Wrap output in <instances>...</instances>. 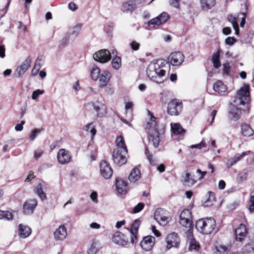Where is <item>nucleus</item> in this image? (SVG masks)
I'll return each instance as SVG.
<instances>
[{"label": "nucleus", "instance_id": "72a5a7b5", "mask_svg": "<svg viewBox=\"0 0 254 254\" xmlns=\"http://www.w3.org/2000/svg\"><path fill=\"white\" fill-rule=\"evenodd\" d=\"M141 173L139 169L134 168L128 176V179L130 182L134 183L140 178Z\"/></svg>", "mask_w": 254, "mask_h": 254}, {"label": "nucleus", "instance_id": "bf43d9fd", "mask_svg": "<svg viewBox=\"0 0 254 254\" xmlns=\"http://www.w3.org/2000/svg\"><path fill=\"white\" fill-rule=\"evenodd\" d=\"M43 153V151L41 149H38L34 151V157L35 159H38Z\"/></svg>", "mask_w": 254, "mask_h": 254}, {"label": "nucleus", "instance_id": "412c9836", "mask_svg": "<svg viewBox=\"0 0 254 254\" xmlns=\"http://www.w3.org/2000/svg\"><path fill=\"white\" fill-rule=\"evenodd\" d=\"M113 241L116 244L124 246L127 244L128 238L124 234L117 232L113 237Z\"/></svg>", "mask_w": 254, "mask_h": 254}, {"label": "nucleus", "instance_id": "7ed1b4c3", "mask_svg": "<svg viewBox=\"0 0 254 254\" xmlns=\"http://www.w3.org/2000/svg\"><path fill=\"white\" fill-rule=\"evenodd\" d=\"M215 226V220L212 218L200 219L196 221L195 224L197 231L203 234L211 233Z\"/></svg>", "mask_w": 254, "mask_h": 254}, {"label": "nucleus", "instance_id": "c03bdc74", "mask_svg": "<svg viewBox=\"0 0 254 254\" xmlns=\"http://www.w3.org/2000/svg\"><path fill=\"white\" fill-rule=\"evenodd\" d=\"M81 24H77L68 32L76 38L81 30Z\"/></svg>", "mask_w": 254, "mask_h": 254}, {"label": "nucleus", "instance_id": "6ab92c4d", "mask_svg": "<svg viewBox=\"0 0 254 254\" xmlns=\"http://www.w3.org/2000/svg\"><path fill=\"white\" fill-rule=\"evenodd\" d=\"M92 107L98 117H102L107 113L106 106L101 102L93 103Z\"/></svg>", "mask_w": 254, "mask_h": 254}, {"label": "nucleus", "instance_id": "f3484780", "mask_svg": "<svg viewBox=\"0 0 254 254\" xmlns=\"http://www.w3.org/2000/svg\"><path fill=\"white\" fill-rule=\"evenodd\" d=\"M155 243V238L151 236L145 237L140 242L141 247L146 251L152 249Z\"/></svg>", "mask_w": 254, "mask_h": 254}, {"label": "nucleus", "instance_id": "39448f33", "mask_svg": "<svg viewBox=\"0 0 254 254\" xmlns=\"http://www.w3.org/2000/svg\"><path fill=\"white\" fill-rule=\"evenodd\" d=\"M182 109V102L174 99L169 102L167 107L168 113L171 116H177Z\"/></svg>", "mask_w": 254, "mask_h": 254}, {"label": "nucleus", "instance_id": "0e129e2a", "mask_svg": "<svg viewBox=\"0 0 254 254\" xmlns=\"http://www.w3.org/2000/svg\"><path fill=\"white\" fill-rule=\"evenodd\" d=\"M77 7V5L73 2H70L68 4V8L73 11H75Z\"/></svg>", "mask_w": 254, "mask_h": 254}, {"label": "nucleus", "instance_id": "774afa93", "mask_svg": "<svg viewBox=\"0 0 254 254\" xmlns=\"http://www.w3.org/2000/svg\"><path fill=\"white\" fill-rule=\"evenodd\" d=\"M17 26L18 28L21 29L23 32H25L26 31V27L23 25L21 22H18Z\"/></svg>", "mask_w": 254, "mask_h": 254}, {"label": "nucleus", "instance_id": "13d9d810", "mask_svg": "<svg viewBox=\"0 0 254 254\" xmlns=\"http://www.w3.org/2000/svg\"><path fill=\"white\" fill-rule=\"evenodd\" d=\"M230 64L228 63H226L223 65V72L224 74H228L230 71Z\"/></svg>", "mask_w": 254, "mask_h": 254}, {"label": "nucleus", "instance_id": "6e6d98bb", "mask_svg": "<svg viewBox=\"0 0 254 254\" xmlns=\"http://www.w3.org/2000/svg\"><path fill=\"white\" fill-rule=\"evenodd\" d=\"M236 39L232 37H229L225 40V42L227 45H233L236 42Z\"/></svg>", "mask_w": 254, "mask_h": 254}, {"label": "nucleus", "instance_id": "6e6552de", "mask_svg": "<svg viewBox=\"0 0 254 254\" xmlns=\"http://www.w3.org/2000/svg\"><path fill=\"white\" fill-rule=\"evenodd\" d=\"M127 151L123 150V151H119L118 150H114L113 152V158L114 163L119 166L125 164L127 161Z\"/></svg>", "mask_w": 254, "mask_h": 254}, {"label": "nucleus", "instance_id": "9b49d317", "mask_svg": "<svg viewBox=\"0 0 254 254\" xmlns=\"http://www.w3.org/2000/svg\"><path fill=\"white\" fill-rule=\"evenodd\" d=\"M58 162L62 165L68 163L71 159V156L69 151L65 149H60L57 155Z\"/></svg>", "mask_w": 254, "mask_h": 254}, {"label": "nucleus", "instance_id": "2f4dec72", "mask_svg": "<svg viewBox=\"0 0 254 254\" xmlns=\"http://www.w3.org/2000/svg\"><path fill=\"white\" fill-rule=\"evenodd\" d=\"M171 130L176 135H183L185 133V130L183 128L179 123H171Z\"/></svg>", "mask_w": 254, "mask_h": 254}, {"label": "nucleus", "instance_id": "49530a36", "mask_svg": "<svg viewBox=\"0 0 254 254\" xmlns=\"http://www.w3.org/2000/svg\"><path fill=\"white\" fill-rule=\"evenodd\" d=\"M43 130V128L38 129L35 128L31 132V134L29 136V139L30 140L32 141L35 139L36 136L38 134H39L41 131Z\"/></svg>", "mask_w": 254, "mask_h": 254}, {"label": "nucleus", "instance_id": "3c124183", "mask_svg": "<svg viewBox=\"0 0 254 254\" xmlns=\"http://www.w3.org/2000/svg\"><path fill=\"white\" fill-rule=\"evenodd\" d=\"M196 174L198 175L196 176L195 179L198 180H201L203 179L205 175L206 174V172L205 171H201L200 169H197L196 170Z\"/></svg>", "mask_w": 254, "mask_h": 254}, {"label": "nucleus", "instance_id": "79ce46f5", "mask_svg": "<svg viewBox=\"0 0 254 254\" xmlns=\"http://www.w3.org/2000/svg\"><path fill=\"white\" fill-rule=\"evenodd\" d=\"M200 248L198 243L194 239H191L190 241L189 249L190 251L197 252Z\"/></svg>", "mask_w": 254, "mask_h": 254}, {"label": "nucleus", "instance_id": "b1692460", "mask_svg": "<svg viewBox=\"0 0 254 254\" xmlns=\"http://www.w3.org/2000/svg\"><path fill=\"white\" fill-rule=\"evenodd\" d=\"M182 181L185 186L188 187H192L197 182L194 176L188 172H186L184 176H182Z\"/></svg>", "mask_w": 254, "mask_h": 254}, {"label": "nucleus", "instance_id": "a878e982", "mask_svg": "<svg viewBox=\"0 0 254 254\" xmlns=\"http://www.w3.org/2000/svg\"><path fill=\"white\" fill-rule=\"evenodd\" d=\"M148 114L149 117V120L146 125V128L150 129L152 132L158 130L157 122L155 118L149 111H148Z\"/></svg>", "mask_w": 254, "mask_h": 254}, {"label": "nucleus", "instance_id": "393cba45", "mask_svg": "<svg viewBox=\"0 0 254 254\" xmlns=\"http://www.w3.org/2000/svg\"><path fill=\"white\" fill-rule=\"evenodd\" d=\"M236 239L238 241H242L247 235V230L245 225L241 224L235 230Z\"/></svg>", "mask_w": 254, "mask_h": 254}, {"label": "nucleus", "instance_id": "c85d7f7f", "mask_svg": "<svg viewBox=\"0 0 254 254\" xmlns=\"http://www.w3.org/2000/svg\"><path fill=\"white\" fill-rule=\"evenodd\" d=\"M136 8V5L133 1H128L122 3L121 10L125 13L132 12Z\"/></svg>", "mask_w": 254, "mask_h": 254}, {"label": "nucleus", "instance_id": "c9c22d12", "mask_svg": "<svg viewBox=\"0 0 254 254\" xmlns=\"http://www.w3.org/2000/svg\"><path fill=\"white\" fill-rule=\"evenodd\" d=\"M99 243L98 242L93 240L87 250L88 254H96L99 250Z\"/></svg>", "mask_w": 254, "mask_h": 254}, {"label": "nucleus", "instance_id": "052dcab7", "mask_svg": "<svg viewBox=\"0 0 254 254\" xmlns=\"http://www.w3.org/2000/svg\"><path fill=\"white\" fill-rule=\"evenodd\" d=\"M97 193L96 191H93L90 195L91 199L93 200L94 202L95 203H97L98 202V200L97 198Z\"/></svg>", "mask_w": 254, "mask_h": 254}, {"label": "nucleus", "instance_id": "338daca9", "mask_svg": "<svg viewBox=\"0 0 254 254\" xmlns=\"http://www.w3.org/2000/svg\"><path fill=\"white\" fill-rule=\"evenodd\" d=\"M65 35L67 37V39H68L69 43L73 42L74 41V40L76 39L75 37H74L73 35L70 34L68 32H67V33L65 34Z\"/></svg>", "mask_w": 254, "mask_h": 254}, {"label": "nucleus", "instance_id": "a18cd8bd", "mask_svg": "<svg viewBox=\"0 0 254 254\" xmlns=\"http://www.w3.org/2000/svg\"><path fill=\"white\" fill-rule=\"evenodd\" d=\"M84 129L88 132H90L92 137L94 136L96 133V130L92 123L88 124L84 127Z\"/></svg>", "mask_w": 254, "mask_h": 254}, {"label": "nucleus", "instance_id": "20e7f679", "mask_svg": "<svg viewBox=\"0 0 254 254\" xmlns=\"http://www.w3.org/2000/svg\"><path fill=\"white\" fill-rule=\"evenodd\" d=\"M154 219L162 226H166L171 220L169 214L162 208H158L154 213Z\"/></svg>", "mask_w": 254, "mask_h": 254}, {"label": "nucleus", "instance_id": "473e14b6", "mask_svg": "<svg viewBox=\"0 0 254 254\" xmlns=\"http://www.w3.org/2000/svg\"><path fill=\"white\" fill-rule=\"evenodd\" d=\"M116 148L114 150H118L119 151H127V147L125 144V140L123 137L121 135L118 136L116 139Z\"/></svg>", "mask_w": 254, "mask_h": 254}, {"label": "nucleus", "instance_id": "4d7b16f0", "mask_svg": "<svg viewBox=\"0 0 254 254\" xmlns=\"http://www.w3.org/2000/svg\"><path fill=\"white\" fill-rule=\"evenodd\" d=\"M144 205L142 203H139L133 209V213H136L140 212L143 208Z\"/></svg>", "mask_w": 254, "mask_h": 254}, {"label": "nucleus", "instance_id": "09e8293b", "mask_svg": "<svg viewBox=\"0 0 254 254\" xmlns=\"http://www.w3.org/2000/svg\"><path fill=\"white\" fill-rule=\"evenodd\" d=\"M216 249L217 254H225L227 251V248L222 245L217 246Z\"/></svg>", "mask_w": 254, "mask_h": 254}, {"label": "nucleus", "instance_id": "2eb2a0df", "mask_svg": "<svg viewBox=\"0 0 254 254\" xmlns=\"http://www.w3.org/2000/svg\"><path fill=\"white\" fill-rule=\"evenodd\" d=\"M37 205V200L36 199H31L26 200L23 205V211L27 215L32 214Z\"/></svg>", "mask_w": 254, "mask_h": 254}, {"label": "nucleus", "instance_id": "4c0bfd02", "mask_svg": "<svg viewBox=\"0 0 254 254\" xmlns=\"http://www.w3.org/2000/svg\"><path fill=\"white\" fill-rule=\"evenodd\" d=\"M101 74L100 69L97 66L93 67L91 69V77L93 80L96 81L98 80Z\"/></svg>", "mask_w": 254, "mask_h": 254}, {"label": "nucleus", "instance_id": "c756f323", "mask_svg": "<svg viewBox=\"0 0 254 254\" xmlns=\"http://www.w3.org/2000/svg\"><path fill=\"white\" fill-rule=\"evenodd\" d=\"M241 131L242 135L245 137H250L254 134V131L251 126L246 123L241 125Z\"/></svg>", "mask_w": 254, "mask_h": 254}, {"label": "nucleus", "instance_id": "4be33fe9", "mask_svg": "<svg viewBox=\"0 0 254 254\" xmlns=\"http://www.w3.org/2000/svg\"><path fill=\"white\" fill-rule=\"evenodd\" d=\"M67 236V230L64 225H61L54 232L55 239L57 241H63Z\"/></svg>", "mask_w": 254, "mask_h": 254}, {"label": "nucleus", "instance_id": "1a4fd4ad", "mask_svg": "<svg viewBox=\"0 0 254 254\" xmlns=\"http://www.w3.org/2000/svg\"><path fill=\"white\" fill-rule=\"evenodd\" d=\"M184 60V56L180 52L171 53L168 58V62L173 66L180 65Z\"/></svg>", "mask_w": 254, "mask_h": 254}, {"label": "nucleus", "instance_id": "0eeeda50", "mask_svg": "<svg viewBox=\"0 0 254 254\" xmlns=\"http://www.w3.org/2000/svg\"><path fill=\"white\" fill-rule=\"evenodd\" d=\"M32 60L30 57L26 58L22 64L15 70L13 73L15 77H20L24 74L26 71L30 67Z\"/></svg>", "mask_w": 254, "mask_h": 254}, {"label": "nucleus", "instance_id": "f257e3e1", "mask_svg": "<svg viewBox=\"0 0 254 254\" xmlns=\"http://www.w3.org/2000/svg\"><path fill=\"white\" fill-rule=\"evenodd\" d=\"M250 89L249 85L244 84L237 91V95L231 103L229 112V117L234 121H237L240 119L242 111L249 113Z\"/></svg>", "mask_w": 254, "mask_h": 254}, {"label": "nucleus", "instance_id": "69168bd1", "mask_svg": "<svg viewBox=\"0 0 254 254\" xmlns=\"http://www.w3.org/2000/svg\"><path fill=\"white\" fill-rule=\"evenodd\" d=\"M151 230L154 235H155L157 237L160 236V233L156 229V227L155 226L152 225L151 226Z\"/></svg>", "mask_w": 254, "mask_h": 254}, {"label": "nucleus", "instance_id": "8fccbe9b", "mask_svg": "<svg viewBox=\"0 0 254 254\" xmlns=\"http://www.w3.org/2000/svg\"><path fill=\"white\" fill-rule=\"evenodd\" d=\"M44 64V61L42 57H38L36 60L34 67L40 69Z\"/></svg>", "mask_w": 254, "mask_h": 254}, {"label": "nucleus", "instance_id": "37998d69", "mask_svg": "<svg viewBox=\"0 0 254 254\" xmlns=\"http://www.w3.org/2000/svg\"><path fill=\"white\" fill-rule=\"evenodd\" d=\"M215 197L214 193L212 192H209L208 193V198L203 202V205L204 206H211L213 205Z\"/></svg>", "mask_w": 254, "mask_h": 254}, {"label": "nucleus", "instance_id": "680f3d73", "mask_svg": "<svg viewBox=\"0 0 254 254\" xmlns=\"http://www.w3.org/2000/svg\"><path fill=\"white\" fill-rule=\"evenodd\" d=\"M69 43H70L68 41L67 37L65 35L64 36L61 40V41L60 42V44L61 45H62L63 46H65Z\"/></svg>", "mask_w": 254, "mask_h": 254}, {"label": "nucleus", "instance_id": "ea45409f", "mask_svg": "<svg viewBox=\"0 0 254 254\" xmlns=\"http://www.w3.org/2000/svg\"><path fill=\"white\" fill-rule=\"evenodd\" d=\"M201 6L204 9H209L215 5V0H200Z\"/></svg>", "mask_w": 254, "mask_h": 254}, {"label": "nucleus", "instance_id": "bb28decb", "mask_svg": "<svg viewBox=\"0 0 254 254\" xmlns=\"http://www.w3.org/2000/svg\"><path fill=\"white\" fill-rule=\"evenodd\" d=\"M31 234V228L28 226L19 224L18 226V234L22 238H26Z\"/></svg>", "mask_w": 254, "mask_h": 254}, {"label": "nucleus", "instance_id": "603ef678", "mask_svg": "<svg viewBox=\"0 0 254 254\" xmlns=\"http://www.w3.org/2000/svg\"><path fill=\"white\" fill-rule=\"evenodd\" d=\"M181 0H169L170 5L176 8L179 9L180 8V2Z\"/></svg>", "mask_w": 254, "mask_h": 254}, {"label": "nucleus", "instance_id": "423d86ee", "mask_svg": "<svg viewBox=\"0 0 254 254\" xmlns=\"http://www.w3.org/2000/svg\"><path fill=\"white\" fill-rule=\"evenodd\" d=\"M191 213L189 209L184 210L180 215V223L186 228H190L192 226Z\"/></svg>", "mask_w": 254, "mask_h": 254}, {"label": "nucleus", "instance_id": "58836bf2", "mask_svg": "<svg viewBox=\"0 0 254 254\" xmlns=\"http://www.w3.org/2000/svg\"><path fill=\"white\" fill-rule=\"evenodd\" d=\"M220 52L219 51H217L214 53L212 57V61L213 64V66L215 68H218L220 66V62L219 61Z\"/></svg>", "mask_w": 254, "mask_h": 254}, {"label": "nucleus", "instance_id": "e433bc0d", "mask_svg": "<svg viewBox=\"0 0 254 254\" xmlns=\"http://www.w3.org/2000/svg\"><path fill=\"white\" fill-rule=\"evenodd\" d=\"M227 18L228 21L232 23L233 27L235 30L236 34H238L239 32V27L237 22L238 17L233 16L232 15H228Z\"/></svg>", "mask_w": 254, "mask_h": 254}, {"label": "nucleus", "instance_id": "f704fd0d", "mask_svg": "<svg viewBox=\"0 0 254 254\" xmlns=\"http://www.w3.org/2000/svg\"><path fill=\"white\" fill-rule=\"evenodd\" d=\"M151 133V134L149 136V139L152 141L153 145L155 148H157L159 146L160 141L158 130L155 131L154 132H152Z\"/></svg>", "mask_w": 254, "mask_h": 254}, {"label": "nucleus", "instance_id": "4468645a", "mask_svg": "<svg viewBox=\"0 0 254 254\" xmlns=\"http://www.w3.org/2000/svg\"><path fill=\"white\" fill-rule=\"evenodd\" d=\"M180 241L178 234L172 233L168 235L166 238V249L169 250L172 247H177L180 244Z\"/></svg>", "mask_w": 254, "mask_h": 254}, {"label": "nucleus", "instance_id": "5fc2aeb1", "mask_svg": "<svg viewBox=\"0 0 254 254\" xmlns=\"http://www.w3.org/2000/svg\"><path fill=\"white\" fill-rule=\"evenodd\" d=\"M254 251V248L250 244L246 245L243 248L244 253H251Z\"/></svg>", "mask_w": 254, "mask_h": 254}, {"label": "nucleus", "instance_id": "9d476101", "mask_svg": "<svg viewBox=\"0 0 254 254\" xmlns=\"http://www.w3.org/2000/svg\"><path fill=\"white\" fill-rule=\"evenodd\" d=\"M169 18V16L166 12H163L157 17L150 20L148 25L151 28H154L165 23Z\"/></svg>", "mask_w": 254, "mask_h": 254}, {"label": "nucleus", "instance_id": "a19ab883", "mask_svg": "<svg viewBox=\"0 0 254 254\" xmlns=\"http://www.w3.org/2000/svg\"><path fill=\"white\" fill-rule=\"evenodd\" d=\"M112 67L116 70H118L122 66L121 57L119 56L114 57L112 61Z\"/></svg>", "mask_w": 254, "mask_h": 254}, {"label": "nucleus", "instance_id": "f8f14e48", "mask_svg": "<svg viewBox=\"0 0 254 254\" xmlns=\"http://www.w3.org/2000/svg\"><path fill=\"white\" fill-rule=\"evenodd\" d=\"M94 59L99 62L104 63L110 60L111 53L105 49L101 50L96 52L93 56Z\"/></svg>", "mask_w": 254, "mask_h": 254}, {"label": "nucleus", "instance_id": "aec40b11", "mask_svg": "<svg viewBox=\"0 0 254 254\" xmlns=\"http://www.w3.org/2000/svg\"><path fill=\"white\" fill-rule=\"evenodd\" d=\"M46 190L45 184L43 182H39L34 188V192L44 201L47 199V196L44 190Z\"/></svg>", "mask_w": 254, "mask_h": 254}, {"label": "nucleus", "instance_id": "f03ea898", "mask_svg": "<svg viewBox=\"0 0 254 254\" xmlns=\"http://www.w3.org/2000/svg\"><path fill=\"white\" fill-rule=\"evenodd\" d=\"M165 63V61L161 60L151 63L146 69L148 77L157 83L163 82L166 74Z\"/></svg>", "mask_w": 254, "mask_h": 254}, {"label": "nucleus", "instance_id": "cd10ccee", "mask_svg": "<svg viewBox=\"0 0 254 254\" xmlns=\"http://www.w3.org/2000/svg\"><path fill=\"white\" fill-rule=\"evenodd\" d=\"M116 189L120 194H125L127 191V183L121 179H116Z\"/></svg>", "mask_w": 254, "mask_h": 254}, {"label": "nucleus", "instance_id": "de8ad7c7", "mask_svg": "<svg viewBox=\"0 0 254 254\" xmlns=\"http://www.w3.org/2000/svg\"><path fill=\"white\" fill-rule=\"evenodd\" d=\"M44 93V90L38 89L35 91H34L33 92L32 95V99L36 101H38V96L40 94H43Z\"/></svg>", "mask_w": 254, "mask_h": 254}, {"label": "nucleus", "instance_id": "ddd939ff", "mask_svg": "<svg viewBox=\"0 0 254 254\" xmlns=\"http://www.w3.org/2000/svg\"><path fill=\"white\" fill-rule=\"evenodd\" d=\"M100 173L106 179H109L113 174V170L110 164L106 161H102L100 163Z\"/></svg>", "mask_w": 254, "mask_h": 254}, {"label": "nucleus", "instance_id": "dca6fc26", "mask_svg": "<svg viewBox=\"0 0 254 254\" xmlns=\"http://www.w3.org/2000/svg\"><path fill=\"white\" fill-rule=\"evenodd\" d=\"M140 223L139 220L136 219L132 223L130 229H127L130 234V242L132 244L135 243L137 242L138 229Z\"/></svg>", "mask_w": 254, "mask_h": 254}, {"label": "nucleus", "instance_id": "a211bd4d", "mask_svg": "<svg viewBox=\"0 0 254 254\" xmlns=\"http://www.w3.org/2000/svg\"><path fill=\"white\" fill-rule=\"evenodd\" d=\"M112 77L111 73L107 70H103L98 79L99 86L103 88L106 87Z\"/></svg>", "mask_w": 254, "mask_h": 254}, {"label": "nucleus", "instance_id": "e2e57ef3", "mask_svg": "<svg viewBox=\"0 0 254 254\" xmlns=\"http://www.w3.org/2000/svg\"><path fill=\"white\" fill-rule=\"evenodd\" d=\"M139 46H140V44L136 42V41H133L130 44V46H131V49L135 51L138 50V49L139 48Z\"/></svg>", "mask_w": 254, "mask_h": 254}, {"label": "nucleus", "instance_id": "864d4df0", "mask_svg": "<svg viewBox=\"0 0 254 254\" xmlns=\"http://www.w3.org/2000/svg\"><path fill=\"white\" fill-rule=\"evenodd\" d=\"M3 213V217H4V219L7 220H11L13 218V216L12 213L8 211H4L3 212H1Z\"/></svg>", "mask_w": 254, "mask_h": 254}, {"label": "nucleus", "instance_id": "5701e85b", "mask_svg": "<svg viewBox=\"0 0 254 254\" xmlns=\"http://www.w3.org/2000/svg\"><path fill=\"white\" fill-rule=\"evenodd\" d=\"M251 153L250 151L243 152L241 154H236L233 157L229 159L226 165L228 167L230 168L234 164H235L237 162L241 160L244 156L246 155H248Z\"/></svg>", "mask_w": 254, "mask_h": 254}, {"label": "nucleus", "instance_id": "7c9ffc66", "mask_svg": "<svg viewBox=\"0 0 254 254\" xmlns=\"http://www.w3.org/2000/svg\"><path fill=\"white\" fill-rule=\"evenodd\" d=\"M213 90L218 94H222L227 91L228 88L221 81H217L213 84Z\"/></svg>", "mask_w": 254, "mask_h": 254}]
</instances>
